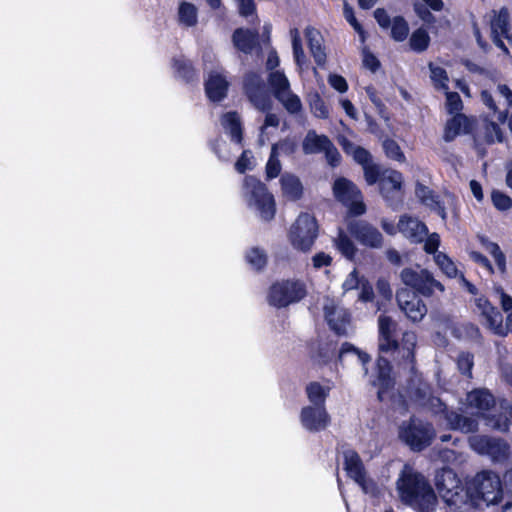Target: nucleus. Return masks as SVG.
<instances>
[{
    "instance_id": "obj_1",
    "label": "nucleus",
    "mask_w": 512,
    "mask_h": 512,
    "mask_svg": "<svg viewBox=\"0 0 512 512\" xmlns=\"http://www.w3.org/2000/svg\"><path fill=\"white\" fill-rule=\"evenodd\" d=\"M400 500L418 512H432L437 498L425 477L405 464L397 479Z\"/></svg>"
},
{
    "instance_id": "obj_2",
    "label": "nucleus",
    "mask_w": 512,
    "mask_h": 512,
    "mask_svg": "<svg viewBox=\"0 0 512 512\" xmlns=\"http://www.w3.org/2000/svg\"><path fill=\"white\" fill-rule=\"evenodd\" d=\"M242 196L247 205L254 209L262 220L274 218L276 207L274 197L267 187L254 176H246L242 187Z\"/></svg>"
},
{
    "instance_id": "obj_3",
    "label": "nucleus",
    "mask_w": 512,
    "mask_h": 512,
    "mask_svg": "<svg viewBox=\"0 0 512 512\" xmlns=\"http://www.w3.org/2000/svg\"><path fill=\"white\" fill-rule=\"evenodd\" d=\"M317 236L318 225L316 219L308 213L300 214L289 232L292 246L303 252L311 250Z\"/></svg>"
},
{
    "instance_id": "obj_4",
    "label": "nucleus",
    "mask_w": 512,
    "mask_h": 512,
    "mask_svg": "<svg viewBox=\"0 0 512 512\" xmlns=\"http://www.w3.org/2000/svg\"><path fill=\"white\" fill-rule=\"evenodd\" d=\"M470 490L488 505L500 502L503 495L499 475L490 470L477 473L471 481Z\"/></svg>"
},
{
    "instance_id": "obj_5",
    "label": "nucleus",
    "mask_w": 512,
    "mask_h": 512,
    "mask_svg": "<svg viewBox=\"0 0 512 512\" xmlns=\"http://www.w3.org/2000/svg\"><path fill=\"white\" fill-rule=\"evenodd\" d=\"M399 436L412 450L421 451L431 444L435 430L430 423L411 418L401 426Z\"/></svg>"
},
{
    "instance_id": "obj_6",
    "label": "nucleus",
    "mask_w": 512,
    "mask_h": 512,
    "mask_svg": "<svg viewBox=\"0 0 512 512\" xmlns=\"http://www.w3.org/2000/svg\"><path fill=\"white\" fill-rule=\"evenodd\" d=\"M400 278L406 286L413 288L424 297L433 296L436 290L439 292L445 291L444 285L436 280L427 269L418 271L412 268H404L400 273Z\"/></svg>"
},
{
    "instance_id": "obj_7",
    "label": "nucleus",
    "mask_w": 512,
    "mask_h": 512,
    "mask_svg": "<svg viewBox=\"0 0 512 512\" xmlns=\"http://www.w3.org/2000/svg\"><path fill=\"white\" fill-rule=\"evenodd\" d=\"M306 295L305 284L299 280L277 282L270 288L268 300L275 307H286L303 299Z\"/></svg>"
},
{
    "instance_id": "obj_8",
    "label": "nucleus",
    "mask_w": 512,
    "mask_h": 512,
    "mask_svg": "<svg viewBox=\"0 0 512 512\" xmlns=\"http://www.w3.org/2000/svg\"><path fill=\"white\" fill-rule=\"evenodd\" d=\"M268 81L275 98L289 113L296 114L301 111V100L291 91L289 80L282 71H272Z\"/></svg>"
},
{
    "instance_id": "obj_9",
    "label": "nucleus",
    "mask_w": 512,
    "mask_h": 512,
    "mask_svg": "<svg viewBox=\"0 0 512 512\" xmlns=\"http://www.w3.org/2000/svg\"><path fill=\"white\" fill-rule=\"evenodd\" d=\"M333 193L335 198L349 207V212L359 216L365 213L366 207L362 202L359 189L351 181L339 178L334 182Z\"/></svg>"
},
{
    "instance_id": "obj_10",
    "label": "nucleus",
    "mask_w": 512,
    "mask_h": 512,
    "mask_svg": "<svg viewBox=\"0 0 512 512\" xmlns=\"http://www.w3.org/2000/svg\"><path fill=\"white\" fill-rule=\"evenodd\" d=\"M476 307L485 318L488 327L498 336H506L512 332V312L506 317L505 325H503V316L501 312L485 298L476 299Z\"/></svg>"
},
{
    "instance_id": "obj_11",
    "label": "nucleus",
    "mask_w": 512,
    "mask_h": 512,
    "mask_svg": "<svg viewBox=\"0 0 512 512\" xmlns=\"http://www.w3.org/2000/svg\"><path fill=\"white\" fill-rule=\"evenodd\" d=\"M396 300L399 309L413 323H418L427 314V306L419 296L407 289L401 288L396 293Z\"/></svg>"
},
{
    "instance_id": "obj_12",
    "label": "nucleus",
    "mask_w": 512,
    "mask_h": 512,
    "mask_svg": "<svg viewBox=\"0 0 512 512\" xmlns=\"http://www.w3.org/2000/svg\"><path fill=\"white\" fill-rule=\"evenodd\" d=\"M244 90L253 106L260 111L271 108L270 95L262 77L257 73H248L244 78Z\"/></svg>"
},
{
    "instance_id": "obj_13",
    "label": "nucleus",
    "mask_w": 512,
    "mask_h": 512,
    "mask_svg": "<svg viewBox=\"0 0 512 512\" xmlns=\"http://www.w3.org/2000/svg\"><path fill=\"white\" fill-rule=\"evenodd\" d=\"M344 468L350 478H352L363 490L364 493L373 494L375 492V483L366 478L363 463L357 454L352 449H347L343 452Z\"/></svg>"
},
{
    "instance_id": "obj_14",
    "label": "nucleus",
    "mask_w": 512,
    "mask_h": 512,
    "mask_svg": "<svg viewBox=\"0 0 512 512\" xmlns=\"http://www.w3.org/2000/svg\"><path fill=\"white\" fill-rule=\"evenodd\" d=\"M435 485L440 496L449 504L455 503V497L462 491L460 479L450 468L437 471Z\"/></svg>"
},
{
    "instance_id": "obj_15",
    "label": "nucleus",
    "mask_w": 512,
    "mask_h": 512,
    "mask_svg": "<svg viewBox=\"0 0 512 512\" xmlns=\"http://www.w3.org/2000/svg\"><path fill=\"white\" fill-rule=\"evenodd\" d=\"M300 423L309 432H319L328 427L330 416L325 405H307L301 409Z\"/></svg>"
},
{
    "instance_id": "obj_16",
    "label": "nucleus",
    "mask_w": 512,
    "mask_h": 512,
    "mask_svg": "<svg viewBox=\"0 0 512 512\" xmlns=\"http://www.w3.org/2000/svg\"><path fill=\"white\" fill-rule=\"evenodd\" d=\"M323 310L330 329L338 335H347L351 325L348 310L337 305L333 300H327L324 303Z\"/></svg>"
},
{
    "instance_id": "obj_17",
    "label": "nucleus",
    "mask_w": 512,
    "mask_h": 512,
    "mask_svg": "<svg viewBox=\"0 0 512 512\" xmlns=\"http://www.w3.org/2000/svg\"><path fill=\"white\" fill-rule=\"evenodd\" d=\"M349 232L362 245L371 248H380L383 244V236L381 232L372 224L358 220L349 224Z\"/></svg>"
},
{
    "instance_id": "obj_18",
    "label": "nucleus",
    "mask_w": 512,
    "mask_h": 512,
    "mask_svg": "<svg viewBox=\"0 0 512 512\" xmlns=\"http://www.w3.org/2000/svg\"><path fill=\"white\" fill-rule=\"evenodd\" d=\"M397 322L391 317L380 315L378 318L379 350L390 352L398 349L399 343L396 339Z\"/></svg>"
},
{
    "instance_id": "obj_19",
    "label": "nucleus",
    "mask_w": 512,
    "mask_h": 512,
    "mask_svg": "<svg viewBox=\"0 0 512 512\" xmlns=\"http://www.w3.org/2000/svg\"><path fill=\"white\" fill-rule=\"evenodd\" d=\"M402 183L403 176L396 170L386 171L380 179V192L389 205H394V199L399 198Z\"/></svg>"
},
{
    "instance_id": "obj_20",
    "label": "nucleus",
    "mask_w": 512,
    "mask_h": 512,
    "mask_svg": "<svg viewBox=\"0 0 512 512\" xmlns=\"http://www.w3.org/2000/svg\"><path fill=\"white\" fill-rule=\"evenodd\" d=\"M399 232L412 242H422L428 234L424 223L410 216H402L397 226Z\"/></svg>"
},
{
    "instance_id": "obj_21",
    "label": "nucleus",
    "mask_w": 512,
    "mask_h": 512,
    "mask_svg": "<svg viewBox=\"0 0 512 512\" xmlns=\"http://www.w3.org/2000/svg\"><path fill=\"white\" fill-rule=\"evenodd\" d=\"M466 403L471 409L477 410V413L483 414L495 405V397L486 388H477L466 395Z\"/></svg>"
},
{
    "instance_id": "obj_22",
    "label": "nucleus",
    "mask_w": 512,
    "mask_h": 512,
    "mask_svg": "<svg viewBox=\"0 0 512 512\" xmlns=\"http://www.w3.org/2000/svg\"><path fill=\"white\" fill-rule=\"evenodd\" d=\"M205 90L210 100L214 102L221 101L227 95L228 82L226 77L218 71L211 72L205 82Z\"/></svg>"
},
{
    "instance_id": "obj_23",
    "label": "nucleus",
    "mask_w": 512,
    "mask_h": 512,
    "mask_svg": "<svg viewBox=\"0 0 512 512\" xmlns=\"http://www.w3.org/2000/svg\"><path fill=\"white\" fill-rule=\"evenodd\" d=\"M442 417L445 419L447 427L452 430L472 433L478 428V422L474 418L463 416L456 411L446 409Z\"/></svg>"
},
{
    "instance_id": "obj_24",
    "label": "nucleus",
    "mask_w": 512,
    "mask_h": 512,
    "mask_svg": "<svg viewBox=\"0 0 512 512\" xmlns=\"http://www.w3.org/2000/svg\"><path fill=\"white\" fill-rule=\"evenodd\" d=\"M305 36L308 42L309 50L315 62L319 66H324L326 63V52L323 46V37L321 33L313 28L307 27L305 29Z\"/></svg>"
},
{
    "instance_id": "obj_25",
    "label": "nucleus",
    "mask_w": 512,
    "mask_h": 512,
    "mask_svg": "<svg viewBox=\"0 0 512 512\" xmlns=\"http://www.w3.org/2000/svg\"><path fill=\"white\" fill-rule=\"evenodd\" d=\"M280 186L282 196L290 201H297L303 195V185L299 177L296 175L285 172L281 175Z\"/></svg>"
},
{
    "instance_id": "obj_26",
    "label": "nucleus",
    "mask_w": 512,
    "mask_h": 512,
    "mask_svg": "<svg viewBox=\"0 0 512 512\" xmlns=\"http://www.w3.org/2000/svg\"><path fill=\"white\" fill-rule=\"evenodd\" d=\"M331 145V140L326 135H318L314 130H309L302 142L304 154H317Z\"/></svg>"
},
{
    "instance_id": "obj_27",
    "label": "nucleus",
    "mask_w": 512,
    "mask_h": 512,
    "mask_svg": "<svg viewBox=\"0 0 512 512\" xmlns=\"http://www.w3.org/2000/svg\"><path fill=\"white\" fill-rule=\"evenodd\" d=\"M235 47L243 53H251L258 42V33L248 29L239 28L233 33Z\"/></svg>"
},
{
    "instance_id": "obj_28",
    "label": "nucleus",
    "mask_w": 512,
    "mask_h": 512,
    "mask_svg": "<svg viewBox=\"0 0 512 512\" xmlns=\"http://www.w3.org/2000/svg\"><path fill=\"white\" fill-rule=\"evenodd\" d=\"M221 125L231 139L240 144L242 141V128L240 117L236 112H227L221 118Z\"/></svg>"
},
{
    "instance_id": "obj_29",
    "label": "nucleus",
    "mask_w": 512,
    "mask_h": 512,
    "mask_svg": "<svg viewBox=\"0 0 512 512\" xmlns=\"http://www.w3.org/2000/svg\"><path fill=\"white\" fill-rule=\"evenodd\" d=\"M504 415H493L486 417V425L492 429L505 432L509 429V420H512V405L506 400L500 403Z\"/></svg>"
},
{
    "instance_id": "obj_30",
    "label": "nucleus",
    "mask_w": 512,
    "mask_h": 512,
    "mask_svg": "<svg viewBox=\"0 0 512 512\" xmlns=\"http://www.w3.org/2000/svg\"><path fill=\"white\" fill-rule=\"evenodd\" d=\"M416 397L421 406L426 407L435 415L439 414L443 416L444 411L447 409L440 398L428 395V388L418 389L416 391Z\"/></svg>"
},
{
    "instance_id": "obj_31",
    "label": "nucleus",
    "mask_w": 512,
    "mask_h": 512,
    "mask_svg": "<svg viewBox=\"0 0 512 512\" xmlns=\"http://www.w3.org/2000/svg\"><path fill=\"white\" fill-rule=\"evenodd\" d=\"M468 119L463 114H455L446 124L444 139L452 141L458 134L467 132Z\"/></svg>"
},
{
    "instance_id": "obj_32",
    "label": "nucleus",
    "mask_w": 512,
    "mask_h": 512,
    "mask_svg": "<svg viewBox=\"0 0 512 512\" xmlns=\"http://www.w3.org/2000/svg\"><path fill=\"white\" fill-rule=\"evenodd\" d=\"M178 21L185 27H194L198 23V9L190 2H181L178 7Z\"/></svg>"
},
{
    "instance_id": "obj_33",
    "label": "nucleus",
    "mask_w": 512,
    "mask_h": 512,
    "mask_svg": "<svg viewBox=\"0 0 512 512\" xmlns=\"http://www.w3.org/2000/svg\"><path fill=\"white\" fill-rule=\"evenodd\" d=\"M330 387L323 386L318 382H311L306 386V394L310 402L309 405H325L329 395Z\"/></svg>"
},
{
    "instance_id": "obj_34",
    "label": "nucleus",
    "mask_w": 512,
    "mask_h": 512,
    "mask_svg": "<svg viewBox=\"0 0 512 512\" xmlns=\"http://www.w3.org/2000/svg\"><path fill=\"white\" fill-rule=\"evenodd\" d=\"M491 35H508L509 31V12L503 7L498 13L494 14L491 20Z\"/></svg>"
},
{
    "instance_id": "obj_35",
    "label": "nucleus",
    "mask_w": 512,
    "mask_h": 512,
    "mask_svg": "<svg viewBox=\"0 0 512 512\" xmlns=\"http://www.w3.org/2000/svg\"><path fill=\"white\" fill-rule=\"evenodd\" d=\"M334 245L336 249L349 260H352L357 252L353 241L341 230L334 239Z\"/></svg>"
},
{
    "instance_id": "obj_36",
    "label": "nucleus",
    "mask_w": 512,
    "mask_h": 512,
    "mask_svg": "<svg viewBox=\"0 0 512 512\" xmlns=\"http://www.w3.org/2000/svg\"><path fill=\"white\" fill-rule=\"evenodd\" d=\"M428 68L430 71V78L432 80L434 87L437 90L447 92V90L449 89V77L446 70L440 66L435 65L432 62L429 63Z\"/></svg>"
},
{
    "instance_id": "obj_37",
    "label": "nucleus",
    "mask_w": 512,
    "mask_h": 512,
    "mask_svg": "<svg viewBox=\"0 0 512 512\" xmlns=\"http://www.w3.org/2000/svg\"><path fill=\"white\" fill-rule=\"evenodd\" d=\"M480 241L486 251L493 256L499 271L504 274L506 272V257L501 251L499 245L485 237H481Z\"/></svg>"
},
{
    "instance_id": "obj_38",
    "label": "nucleus",
    "mask_w": 512,
    "mask_h": 512,
    "mask_svg": "<svg viewBox=\"0 0 512 512\" xmlns=\"http://www.w3.org/2000/svg\"><path fill=\"white\" fill-rule=\"evenodd\" d=\"M290 37L292 41V49L294 60L299 68L302 67L306 63V56L302 47V40L300 37V32L297 28L290 29Z\"/></svg>"
},
{
    "instance_id": "obj_39",
    "label": "nucleus",
    "mask_w": 512,
    "mask_h": 512,
    "mask_svg": "<svg viewBox=\"0 0 512 512\" xmlns=\"http://www.w3.org/2000/svg\"><path fill=\"white\" fill-rule=\"evenodd\" d=\"M434 261L443 274L448 278H456L459 276V271L455 263L445 253L438 252L435 254Z\"/></svg>"
},
{
    "instance_id": "obj_40",
    "label": "nucleus",
    "mask_w": 512,
    "mask_h": 512,
    "mask_svg": "<svg viewBox=\"0 0 512 512\" xmlns=\"http://www.w3.org/2000/svg\"><path fill=\"white\" fill-rule=\"evenodd\" d=\"M430 43V37L428 32L423 29L419 28L415 30L409 40L410 48L418 53H421L425 51Z\"/></svg>"
},
{
    "instance_id": "obj_41",
    "label": "nucleus",
    "mask_w": 512,
    "mask_h": 512,
    "mask_svg": "<svg viewBox=\"0 0 512 512\" xmlns=\"http://www.w3.org/2000/svg\"><path fill=\"white\" fill-rule=\"evenodd\" d=\"M409 33V26L407 21L401 17L397 16L392 20L391 24V37L397 41H404Z\"/></svg>"
},
{
    "instance_id": "obj_42",
    "label": "nucleus",
    "mask_w": 512,
    "mask_h": 512,
    "mask_svg": "<svg viewBox=\"0 0 512 512\" xmlns=\"http://www.w3.org/2000/svg\"><path fill=\"white\" fill-rule=\"evenodd\" d=\"M309 105L313 115L320 119L329 117V108L318 93L309 96Z\"/></svg>"
},
{
    "instance_id": "obj_43",
    "label": "nucleus",
    "mask_w": 512,
    "mask_h": 512,
    "mask_svg": "<svg viewBox=\"0 0 512 512\" xmlns=\"http://www.w3.org/2000/svg\"><path fill=\"white\" fill-rule=\"evenodd\" d=\"M508 446L507 444L497 438H492L487 453L485 455L490 456L493 460H501L507 456Z\"/></svg>"
},
{
    "instance_id": "obj_44",
    "label": "nucleus",
    "mask_w": 512,
    "mask_h": 512,
    "mask_svg": "<svg viewBox=\"0 0 512 512\" xmlns=\"http://www.w3.org/2000/svg\"><path fill=\"white\" fill-rule=\"evenodd\" d=\"M173 65L179 77L186 81L193 80L195 72L188 60L184 58L174 59Z\"/></svg>"
},
{
    "instance_id": "obj_45",
    "label": "nucleus",
    "mask_w": 512,
    "mask_h": 512,
    "mask_svg": "<svg viewBox=\"0 0 512 512\" xmlns=\"http://www.w3.org/2000/svg\"><path fill=\"white\" fill-rule=\"evenodd\" d=\"M246 260L255 270L262 269L267 263L266 254L259 248H252L249 252H247Z\"/></svg>"
},
{
    "instance_id": "obj_46",
    "label": "nucleus",
    "mask_w": 512,
    "mask_h": 512,
    "mask_svg": "<svg viewBox=\"0 0 512 512\" xmlns=\"http://www.w3.org/2000/svg\"><path fill=\"white\" fill-rule=\"evenodd\" d=\"M391 367L379 368L377 381L373 384L379 387L378 398L381 400L383 393L392 386V379L390 377Z\"/></svg>"
},
{
    "instance_id": "obj_47",
    "label": "nucleus",
    "mask_w": 512,
    "mask_h": 512,
    "mask_svg": "<svg viewBox=\"0 0 512 512\" xmlns=\"http://www.w3.org/2000/svg\"><path fill=\"white\" fill-rule=\"evenodd\" d=\"M382 146L388 158L398 162L405 161V155L403 154L400 146L396 141L392 139H386L384 140Z\"/></svg>"
},
{
    "instance_id": "obj_48",
    "label": "nucleus",
    "mask_w": 512,
    "mask_h": 512,
    "mask_svg": "<svg viewBox=\"0 0 512 512\" xmlns=\"http://www.w3.org/2000/svg\"><path fill=\"white\" fill-rule=\"evenodd\" d=\"M474 365V356L469 352H461L457 357L458 370L468 377L472 376V368Z\"/></svg>"
},
{
    "instance_id": "obj_49",
    "label": "nucleus",
    "mask_w": 512,
    "mask_h": 512,
    "mask_svg": "<svg viewBox=\"0 0 512 512\" xmlns=\"http://www.w3.org/2000/svg\"><path fill=\"white\" fill-rule=\"evenodd\" d=\"M481 100L491 111H493L494 114H497V120L500 123H504L507 120V117H508L507 110L498 111L496 103H495L490 92H488L486 90L482 91L481 92Z\"/></svg>"
},
{
    "instance_id": "obj_50",
    "label": "nucleus",
    "mask_w": 512,
    "mask_h": 512,
    "mask_svg": "<svg viewBox=\"0 0 512 512\" xmlns=\"http://www.w3.org/2000/svg\"><path fill=\"white\" fill-rule=\"evenodd\" d=\"M491 439L492 437L488 436L473 435L469 437V445L478 454L485 455Z\"/></svg>"
},
{
    "instance_id": "obj_51",
    "label": "nucleus",
    "mask_w": 512,
    "mask_h": 512,
    "mask_svg": "<svg viewBox=\"0 0 512 512\" xmlns=\"http://www.w3.org/2000/svg\"><path fill=\"white\" fill-rule=\"evenodd\" d=\"M491 200L493 205L500 211H507L512 207V199L499 190L492 192Z\"/></svg>"
},
{
    "instance_id": "obj_52",
    "label": "nucleus",
    "mask_w": 512,
    "mask_h": 512,
    "mask_svg": "<svg viewBox=\"0 0 512 512\" xmlns=\"http://www.w3.org/2000/svg\"><path fill=\"white\" fill-rule=\"evenodd\" d=\"M446 107L450 114H460L463 108L462 100L457 92H450L449 89L445 92Z\"/></svg>"
},
{
    "instance_id": "obj_53",
    "label": "nucleus",
    "mask_w": 512,
    "mask_h": 512,
    "mask_svg": "<svg viewBox=\"0 0 512 512\" xmlns=\"http://www.w3.org/2000/svg\"><path fill=\"white\" fill-rule=\"evenodd\" d=\"M348 353H353L356 355L359 359V361L365 366L370 361V356L357 349L350 343H344L341 347L340 353H339V359L342 360L344 356Z\"/></svg>"
},
{
    "instance_id": "obj_54",
    "label": "nucleus",
    "mask_w": 512,
    "mask_h": 512,
    "mask_svg": "<svg viewBox=\"0 0 512 512\" xmlns=\"http://www.w3.org/2000/svg\"><path fill=\"white\" fill-rule=\"evenodd\" d=\"M297 145L294 141L285 139L274 144L271 148V152L279 156L280 154L292 155L296 151Z\"/></svg>"
},
{
    "instance_id": "obj_55",
    "label": "nucleus",
    "mask_w": 512,
    "mask_h": 512,
    "mask_svg": "<svg viewBox=\"0 0 512 512\" xmlns=\"http://www.w3.org/2000/svg\"><path fill=\"white\" fill-rule=\"evenodd\" d=\"M279 156H277L274 153H270V157L266 164V177L267 179H274L276 178L280 172H281V163L278 159Z\"/></svg>"
},
{
    "instance_id": "obj_56",
    "label": "nucleus",
    "mask_w": 512,
    "mask_h": 512,
    "mask_svg": "<svg viewBox=\"0 0 512 512\" xmlns=\"http://www.w3.org/2000/svg\"><path fill=\"white\" fill-rule=\"evenodd\" d=\"M365 278L359 277L358 272L354 269L349 275L346 277L345 281L342 284V288L344 292H348L354 289H359L361 284L364 282Z\"/></svg>"
},
{
    "instance_id": "obj_57",
    "label": "nucleus",
    "mask_w": 512,
    "mask_h": 512,
    "mask_svg": "<svg viewBox=\"0 0 512 512\" xmlns=\"http://www.w3.org/2000/svg\"><path fill=\"white\" fill-rule=\"evenodd\" d=\"M417 342V335L412 331L404 332L402 335L401 345L403 350L406 351V357H411L413 355V349Z\"/></svg>"
},
{
    "instance_id": "obj_58",
    "label": "nucleus",
    "mask_w": 512,
    "mask_h": 512,
    "mask_svg": "<svg viewBox=\"0 0 512 512\" xmlns=\"http://www.w3.org/2000/svg\"><path fill=\"white\" fill-rule=\"evenodd\" d=\"M252 153L248 150H244L235 163V169L239 173H244L246 170L252 169Z\"/></svg>"
},
{
    "instance_id": "obj_59",
    "label": "nucleus",
    "mask_w": 512,
    "mask_h": 512,
    "mask_svg": "<svg viewBox=\"0 0 512 512\" xmlns=\"http://www.w3.org/2000/svg\"><path fill=\"white\" fill-rule=\"evenodd\" d=\"M416 195L428 206H432L433 204H437L431 190L421 184H418L416 187Z\"/></svg>"
},
{
    "instance_id": "obj_60",
    "label": "nucleus",
    "mask_w": 512,
    "mask_h": 512,
    "mask_svg": "<svg viewBox=\"0 0 512 512\" xmlns=\"http://www.w3.org/2000/svg\"><path fill=\"white\" fill-rule=\"evenodd\" d=\"M440 245V237L437 233H433L428 236L425 244H424V250L428 254H435L438 253V247Z\"/></svg>"
},
{
    "instance_id": "obj_61",
    "label": "nucleus",
    "mask_w": 512,
    "mask_h": 512,
    "mask_svg": "<svg viewBox=\"0 0 512 512\" xmlns=\"http://www.w3.org/2000/svg\"><path fill=\"white\" fill-rule=\"evenodd\" d=\"M328 82L335 90H337L340 93H344L348 89L347 81L345 80L344 77L340 75H330L328 78Z\"/></svg>"
},
{
    "instance_id": "obj_62",
    "label": "nucleus",
    "mask_w": 512,
    "mask_h": 512,
    "mask_svg": "<svg viewBox=\"0 0 512 512\" xmlns=\"http://www.w3.org/2000/svg\"><path fill=\"white\" fill-rule=\"evenodd\" d=\"M364 177L369 185L375 184L379 179V170L377 166L368 164L363 167Z\"/></svg>"
},
{
    "instance_id": "obj_63",
    "label": "nucleus",
    "mask_w": 512,
    "mask_h": 512,
    "mask_svg": "<svg viewBox=\"0 0 512 512\" xmlns=\"http://www.w3.org/2000/svg\"><path fill=\"white\" fill-rule=\"evenodd\" d=\"M325 157L331 166H337L340 163L341 155L337 148L331 142V145L324 150Z\"/></svg>"
},
{
    "instance_id": "obj_64",
    "label": "nucleus",
    "mask_w": 512,
    "mask_h": 512,
    "mask_svg": "<svg viewBox=\"0 0 512 512\" xmlns=\"http://www.w3.org/2000/svg\"><path fill=\"white\" fill-rule=\"evenodd\" d=\"M360 294L359 300L362 302H370L374 298V292L371 284L365 279L364 282L359 287Z\"/></svg>"
}]
</instances>
